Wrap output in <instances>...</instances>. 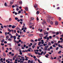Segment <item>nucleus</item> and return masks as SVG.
<instances>
[{
	"label": "nucleus",
	"instance_id": "obj_19",
	"mask_svg": "<svg viewBox=\"0 0 63 63\" xmlns=\"http://www.w3.org/2000/svg\"><path fill=\"white\" fill-rule=\"evenodd\" d=\"M3 56H6V54H5V53L4 52H3Z\"/></svg>",
	"mask_w": 63,
	"mask_h": 63
},
{
	"label": "nucleus",
	"instance_id": "obj_42",
	"mask_svg": "<svg viewBox=\"0 0 63 63\" xmlns=\"http://www.w3.org/2000/svg\"><path fill=\"white\" fill-rule=\"evenodd\" d=\"M28 46L29 47H31V45L30 44H29Z\"/></svg>",
	"mask_w": 63,
	"mask_h": 63
},
{
	"label": "nucleus",
	"instance_id": "obj_58",
	"mask_svg": "<svg viewBox=\"0 0 63 63\" xmlns=\"http://www.w3.org/2000/svg\"><path fill=\"white\" fill-rule=\"evenodd\" d=\"M39 51H40V52H41V51H42V49H39Z\"/></svg>",
	"mask_w": 63,
	"mask_h": 63
},
{
	"label": "nucleus",
	"instance_id": "obj_45",
	"mask_svg": "<svg viewBox=\"0 0 63 63\" xmlns=\"http://www.w3.org/2000/svg\"><path fill=\"white\" fill-rule=\"evenodd\" d=\"M31 19L32 20H33L34 19V17H31Z\"/></svg>",
	"mask_w": 63,
	"mask_h": 63
},
{
	"label": "nucleus",
	"instance_id": "obj_56",
	"mask_svg": "<svg viewBox=\"0 0 63 63\" xmlns=\"http://www.w3.org/2000/svg\"><path fill=\"white\" fill-rule=\"evenodd\" d=\"M20 44H18V47H20Z\"/></svg>",
	"mask_w": 63,
	"mask_h": 63
},
{
	"label": "nucleus",
	"instance_id": "obj_18",
	"mask_svg": "<svg viewBox=\"0 0 63 63\" xmlns=\"http://www.w3.org/2000/svg\"><path fill=\"white\" fill-rule=\"evenodd\" d=\"M30 41L32 42V43H34V40L32 39Z\"/></svg>",
	"mask_w": 63,
	"mask_h": 63
},
{
	"label": "nucleus",
	"instance_id": "obj_21",
	"mask_svg": "<svg viewBox=\"0 0 63 63\" xmlns=\"http://www.w3.org/2000/svg\"><path fill=\"white\" fill-rule=\"evenodd\" d=\"M16 29L17 30H20V29L19 28V27H17L16 28Z\"/></svg>",
	"mask_w": 63,
	"mask_h": 63
},
{
	"label": "nucleus",
	"instance_id": "obj_49",
	"mask_svg": "<svg viewBox=\"0 0 63 63\" xmlns=\"http://www.w3.org/2000/svg\"><path fill=\"white\" fill-rule=\"evenodd\" d=\"M30 63H33V60H32V61H31Z\"/></svg>",
	"mask_w": 63,
	"mask_h": 63
},
{
	"label": "nucleus",
	"instance_id": "obj_2",
	"mask_svg": "<svg viewBox=\"0 0 63 63\" xmlns=\"http://www.w3.org/2000/svg\"><path fill=\"white\" fill-rule=\"evenodd\" d=\"M10 38H14V39L15 40L16 39V36H11L10 37Z\"/></svg>",
	"mask_w": 63,
	"mask_h": 63
},
{
	"label": "nucleus",
	"instance_id": "obj_26",
	"mask_svg": "<svg viewBox=\"0 0 63 63\" xmlns=\"http://www.w3.org/2000/svg\"><path fill=\"white\" fill-rule=\"evenodd\" d=\"M46 53H47V52L46 51H45L43 54V55H45L46 54Z\"/></svg>",
	"mask_w": 63,
	"mask_h": 63
},
{
	"label": "nucleus",
	"instance_id": "obj_59",
	"mask_svg": "<svg viewBox=\"0 0 63 63\" xmlns=\"http://www.w3.org/2000/svg\"><path fill=\"white\" fill-rule=\"evenodd\" d=\"M19 58H19L18 57H17L16 58V59H17L18 60H19Z\"/></svg>",
	"mask_w": 63,
	"mask_h": 63
},
{
	"label": "nucleus",
	"instance_id": "obj_57",
	"mask_svg": "<svg viewBox=\"0 0 63 63\" xmlns=\"http://www.w3.org/2000/svg\"><path fill=\"white\" fill-rule=\"evenodd\" d=\"M49 37L50 39H51L52 38V37H51V36H49Z\"/></svg>",
	"mask_w": 63,
	"mask_h": 63
},
{
	"label": "nucleus",
	"instance_id": "obj_61",
	"mask_svg": "<svg viewBox=\"0 0 63 63\" xmlns=\"http://www.w3.org/2000/svg\"><path fill=\"white\" fill-rule=\"evenodd\" d=\"M18 34L16 33V36H18Z\"/></svg>",
	"mask_w": 63,
	"mask_h": 63
},
{
	"label": "nucleus",
	"instance_id": "obj_9",
	"mask_svg": "<svg viewBox=\"0 0 63 63\" xmlns=\"http://www.w3.org/2000/svg\"><path fill=\"white\" fill-rule=\"evenodd\" d=\"M21 52H22V51L21 50H20L19 51V52H20L19 54H20V55H22V53Z\"/></svg>",
	"mask_w": 63,
	"mask_h": 63
},
{
	"label": "nucleus",
	"instance_id": "obj_28",
	"mask_svg": "<svg viewBox=\"0 0 63 63\" xmlns=\"http://www.w3.org/2000/svg\"><path fill=\"white\" fill-rule=\"evenodd\" d=\"M55 44H54L53 45V47H56V46H55Z\"/></svg>",
	"mask_w": 63,
	"mask_h": 63
},
{
	"label": "nucleus",
	"instance_id": "obj_60",
	"mask_svg": "<svg viewBox=\"0 0 63 63\" xmlns=\"http://www.w3.org/2000/svg\"><path fill=\"white\" fill-rule=\"evenodd\" d=\"M56 36V35H54L53 36V37H55Z\"/></svg>",
	"mask_w": 63,
	"mask_h": 63
},
{
	"label": "nucleus",
	"instance_id": "obj_17",
	"mask_svg": "<svg viewBox=\"0 0 63 63\" xmlns=\"http://www.w3.org/2000/svg\"><path fill=\"white\" fill-rule=\"evenodd\" d=\"M8 31H9V32H11L12 31V30H10V29H9V28H8L7 29Z\"/></svg>",
	"mask_w": 63,
	"mask_h": 63
},
{
	"label": "nucleus",
	"instance_id": "obj_33",
	"mask_svg": "<svg viewBox=\"0 0 63 63\" xmlns=\"http://www.w3.org/2000/svg\"><path fill=\"white\" fill-rule=\"evenodd\" d=\"M59 34V32H56V35H58V34Z\"/></svg>",
	"mask_w": 63,
	"mask_h": 63
},
{
	"label": "nucleus",
	"instance_id": "obj_15",
	"mask_svg": "<svg viewBox=\"0 0 63 63\" xmlns=\"http://www.w3.org/2000/svg\"><path fill=\"white\" fill-rule=\"evenodd\" d=\"M8 45H9L10 47H11L12 46V45H11V43H9L7 44Z\"/></svg>",
	"mask_w": 63,
	"mask_h": 63
},
{
	"label": "nucleus",
	"instance_id": "obj_47",
	"mask_svg": "<svg viewBox=\"0 0 63 63\" xmlns=\"http://www.w3.org/2000/svg\"><path fill=\"white\" fill-rule=\"evenodd\" d=\"M33 26V25H32V26H30V28H32V26Z\"/></svg>",
	"mask_w": 63,
	"mask_h": 63
},
{
	"label": "nucleus",
	"instance_id": "obj_29",
	"mask_svg": "<svg viewBox=\"0 0 63 63\" xmlns=\"http://www.w3.org/2000/svg\"><path fill=\"white\" fill-rule=\"evenodd\" d=\"M43 53H44V52L43 51H42L41 53H40L41 55L43 54Z\"/></svg>",
	"mask_w": 63,
	"mask_h": 63
},
{
	"label": "nucleus",
	"instance_id": "obj_6",
	"mask_svg": "<svg viewBox=\"0 0 63 63\" xmlns=\"http://www.w3.org/2000/svg\"><path fill=\"white\" fill-rule=\"evenodd\" d=\"M25 9L26 11H28V7H26L25 8Z\"/></svg>",
	"mask_w": 63,
	"mask_h": 63
},
{
	"label": "nucleus",
	"instance_id": "obj_54",
	"mask_svg": "<svg viewBox=\"0 0 63 63\" xmlns=\"http://www.w3.org/2000/svg\"><path fill=\"white\" fill-rule=\"evenodd\" d=\"M59 48V47H57L56 48V50H58V49Z\"/></svg>",
	"mask_w": 63,
	"mask_h": 63
},
{
	"label": "nucleus",
	"instance_id": "obj_11",
	"mask_svg": "<svg viewBox=\"0 0 63 63\" xmlns=\"http://www.w3.org/2000/svg\"><path fill=\"white\" fill-rule=\"evenodd\" d=\"M34 6L35 8H37V7L38 6V5L37 4H35Z\"/></svg>",
	"mask_w": 63,
	"mask_h": 63
},
{
	"label": "nucleus",
	"instance_id": "obj_52",
	"mask_svg": "<svg viewBox=\"0 0 63 63\" xmlns=\"http://www.w3.org/2000/svg\"><path fill=\"white\" fill-rule=\"evenodd\" d=\"M8 41H11V40H12V39L10 38H9L8 39Z\"/></svg>",
	"mask_w": 63,
	"mask_h": 63
},
{
	"label": "nucleus",
	"instance_id": "obj_5",
	"mask_svg": "<svg viewBox=\"0 0 63 63\" xmlns=\"http://www.w3.org/2000/svg\"><path fill=\"white\" fill-rule=\"evenodd\" d=\"M14 1L13 0H11L10 2V3L11 5H12L13 3H14Z\"/></svg>",
	"mask_w": 63,
	"mask_h": 63
},
{
	"label": "nucleus",
	"instance_id": "obj_22",
	"mask_svg": "<svg viewBox=\"0 0 63 63\" xmlns=\"http://www.w3.org/2000/svg\"><path fill=\"white\" fill-rule=\"evenodd\" d=\"M35 47V46L34 45H33L32 46V47L33 49Z\"/></svg>",
	"mask_w": 63,
	"mask_h": 63
},
{
	"label": "nucleus",
	"instance_id": "obj_24",
	"mask_svg": "<svg viewBox=\"0 0 63 63\" xmlns=\"http://www.w3.org/2000/svg\"><path fill=\"white\" fill-rule=\"evenodd\" d=\"M40 13V12H39V11H37L36 13L37 15H38V14H39V13Z\"/></svg>",
	"mask_w": 63,
	"mask_h": 63
},
{
	"label": "nucleus",
	"instance_id": "obj_55",
	"mask_svg": "<svg viewBox=\"0 0 63 63\" xmlns=\"http://www.w3.org/2000/svg\"><path fill=\"white\" fill-rule=\"evenodd\" d=\"M51 44H54V42H53V41H52L51 42Z\"/></svg>",
	"mask_w": 63,
	"mask_h": 63
},
{
	"label": "nucleus",
	"instance_id": "obj_64",
	"mask_svg": "<svg viewBox=\"0 0 63 63\" xmlns=\"http://www.w3.org/2000/svg\"><path fill=\"white\" fill-rule=\"evenodd\" d=\"M34 59L35 60V61H37V58H34Z\"/></svg>",
	"mask_w": 63,
	"mask_h": 63
},
{
	"label": "nucleus",
	"instance_id": "obj_34",
	"mask_svg": "<svg viewBox=\"0 0 63 63\" xmlns=\"http://www.w3.org/2000/svg\"><path fill=\"white\" fill-rule=\"evenodd\" d=\"M12 20V18H10L9 19V21H11V20Z\"/></svg>",
	"mask_w": 63,
	"mask_h": 63
},
{
	"label": "nucleus",
	"instance_id": "obj_4",
	"mask_svg": "<svg viewBox=\"0 0 63 63\" xmlns=\"http://www.w3.org/2000/svg\"><path fill=\"white\" fill-rule=\"evenodd\" d=\"M58 47H61V48H63V47H62V46L60 44H59L58 45Z\"/></svg>",
	"mask_w": 63,
	"mask_h": 63
},
{
	"label": "nucleus",
	"instance_id": "obj_7",
	"mask_svg": "<svg viewBox=\"0 0 63 63\" xmlns=\"http://www.w3.org/2000/svg\"><path fill=\"white\" fill-rule=\"evenodd\" d=\"M39 36L41 37H43V34H40L39 35Z\"/></svg>",
	"mask_w": 63,
	"mask_h": 63
},
{
	"label": "nucleus",
	"instance_id": "obj_36",
	"mask_svg": "<svg viewBox=\"0 0 63 63\" xmlns=\"http://www.w3.org/2000/svg\"><path fill=\"white\" fill-rule=\"evenodd\" d=\"M61 53V51H59L58 52V53L59 54H60V53Z\"/></svg>",
	"mask_w": 63,
	"mask_h": 63
},
{
	"label": "nucleus",
	"instance_id": "obj_12",
	"mask_svg": "<svg viewBox=\"0 0 63 63\" xmlns=\"http://www.w3.org/2000/svg\"><path fill=\"white\" fill-rule=\"evenodd\" d=\"M5 41V40L4 39H3L1 40V42L2 43H3Z\"/></svg>",
	"mask_w": 63,
	"mask_h": 63
},
{
	"label": "nucleus",
	"instance_id": "obj_10",
	"mask_svg": "<svg viewBox=\"0 0 63 63\" xmlns=\"http://www.w3.org/2000/svg\"><path fill=\"white\" fill-rule=\"evenodd\" d=\"M55 25H58V22L57 21H55Z\"/></svg>",
	"mask_w": 63,
	"mask_h": 63
},
{
	"label": "nucleus",
	"instance_id": "obj_31",
	"mask_svg": "<svg viewBox=\"0 0 63 63\" xmlns=\"http://www.w3.org/2000/svg\"><path fill=\"white\" fill-rule=\"evenodd\" d=\"M4 6H7V3L6 2H5L4 3Z\"/></svg>",
	"mask_w": 63,
	"mask_h": 63
},
{
	"label": "nucleus",
	"instance_id": "obj_30",
	"mask_svg": "<svg viewBox=\"0 0 63 63\" xmlns=\"http://www.w3.org/2000/svg\"><path fill=\"white\" fill-rule=\"evenodd\" d=\"M6 39H9V37L8 36H6Z\"/></svg>",
	"mask_w": 63,
	"mask_h": 63
},
{
	"label": "nucleus",
	"instance_id": "obj_35",
	"mask_svg": "<svg viewBox=\"0 0 63 63\" xmlns=\"http://www.w3.org/2000/svg\"><path fill=\"white\" fill-rule=\"evenodd\" d=\"M15 20H17L18 19V18L17 17H16L15 18Z\"/></svg>",
	"mask_w": 63,
	"mask_h": 63
},
{
	"label": "nucleus",
	"instance_id": "obj_32",
	"mask_svg": "<svg viewBox=\"0 0 63 63\" xmlns=\"http://www.w3.org/2000/svg\"><path fill=\"white\" fill-rule=\"evenodd\" d=\"M22 3V1H20L19 2V4H21Z\"/></svg>",
	"mask_w": 63,
	"mask_h": 63
},
{
	"label": "nucleus",
	"instance_id": "obj_23",
	"mask_svg": "<svg viewBox=\"0 0 63 63\" xmlns=\"http://www.w3.org/2000/svg\"><path fill=\"white\" fill-rule=\"evenodd\" d=\"M43 21L46 24H47V23H46V21L45 20H43Z\"/></svg>",
	"mask_w": 63,
	"mask_h": 63
},
{
	"label": "nucleus",
	"instance_id": "obj_13",
	"mask_svg": "<svg viewBox=\"0 0 63 63\" xmlns=\"http://www.w3.org/2000/svg\"><path fill=\"white\" fill-rule=\"evenodd\" d=\"M48 46H50L51 45V43L50 42H48Z\"/></svg>",
	"mask_w": 63,
	"mask_h": 63
},
{
	"label": "nucleus",
	"instance_id": "obj_27",
	"mask_svg": "<svg viewBox=\"0 0 63 63\" xmlns=\"http://www.w3.org/2000/svg\"><path fill=\"white\" fill-rule=\"evenodd\" d=\"M54 45H55L56 46H58V44L57 43H54Z\"/></svg>",
	"mask_w": 63,
	"mask_h": 63
},
{
	"label": "nucleus",
	"instance_id": "obj_25",
	"mask_svg": "<svg viewBox=\"0 0 63 63\" xmlns=\"http://www.w3.org/2000/svg\"><path fill=\"white\" fill-rule=\"evenodd\" d=\"M52 34H56V32H52Z\"/></svg>",
	"mask_w": 63,
	"mask_h": 63
},
{
	"label": "nucleus",
	"instance_id": "obj_51",
	"mask_svg": "<svg viewBox=\"0 0 63 63\" xmlns=\"http://www.w3.org/2000/svg\"><path fill=\"white\" fill-rule=\"evenodd\" d=\"M42 31H43V30L42 29H41L40 31V32H42Z\"/></svg>",
	"mask_w": 63,
	"mask_h": 63
},
{
	"label": "nucleus",
	"instance_id": "obj_37",
	"mask_svg": "<svg viewBox=\"0 0 63 63\" xmlns=\"http://www.w3.org/2000/svg\"><path fill=\"white\" fill-rule=\"evenodd\" d=\"M41 39L39 38L38 39V41H41Z\"/></svg>",
	"mask_w": 63,
	"mask_h": 63
},
{
	"label": "nucleus",
	"instance_id": "obj_38",
	"mask_svg": "<svg viewBox=\"0 0 63 63\" xmlns=\"http://www.w3.org/2000/svg\"><path fill=\"white\" fill-rule=\"evenodd\" d=\"M33 45L34 46H36L37 45V43H34L33 44Z\"/></svg>",
	"mask_w": 63,
	"mask_h": 63
},
{
	"label": "nucleus",
	"instance_id": "obj_14",
	"mask_svg": "<svg viewBox=\"0 0 63 63\" xmlns=\"http://www.w3.org/2000/svg\"><path fill=\"white\" fill-rule=\"evenodd\" d=\"M15 27H16V26L13 25L12 26V28L14 29L15 28Z\"/></svg>",
	"mask_w": 63,
	"mask_h": 63
},
{
	"label": "nucleus",
	"instance_id": "obj_41",
	"mask_svg": "<svg viewBox=\"0 0 63 63\" xmlns=\"http://www.w3.org/2000/svg\"><path fill=\"white\" fill-rule=\"evenodd\" d=\"M1 28H2V29H3V28H4V27H3V26H1Z\"/></svg>",
	"mask_w": 63,
	"mask_h": 63
},
{
	"label": "nucleus",
	"instance_id": "obj_20",
	"mask_svg": "<svg viewBox=\"0 0 63 63\" xmlns=\"http://www.w3.org/2000/svg\"><path fill=\"white\" fill-rule=\"evenodd\" d=\"M0 38H2V39H3L4 38V36L3 35H1Z\"/></svg>",
	"mask_w": 63,
	"mask_h": 63
},
{
	"label": "nucleus",
	"instance_id": "obj_40",
	"mask_svg": "<svg viewBox=\"0 0 63 63\" xmlns=\"http://www.w3.org/2000/svg\"><path fill=\"white\" fill-rule=\"evenodd\" d=\"M38 54L39 55H42L41 53H38Z\"/></svg>",
	"mask_w": 63,
	"mask_h": 63
},
{
	"label": "nucleus",
	"instance_id": "obj_3",
	"mask_svg": "<svg viewBox=\"0 0 63 63\" xmlns=\"http://www.w3.org/2000/svg\"><path fill=\"white\" fill-rule=\"evenodd\" d=\"M14 42L15 43H16L17 44H19V43L18 41H17L15 40H14Z\"/></svg>",
	"mask_w": 63,
	"mask_h": 63
},
{
	"label": "nucleus",
	"instance_id": "obj_39",
	"mask_svg": "<svg viewBox=\"0 0 63 63\" xmlns=\"http://www.w3.org/2000/svg\"><path fill=\"white\" fill-rule=\"evenodd\" d=\"M16 11H18V10H19V9L18 8H16Z\"/></svg>",
	"mask_w": 63,
	"mask_h": 63
},
{
	"label": "nucleus",
	"instance_id": "obj_48",
	"mask_svg": "<svg viewBox=\"0 0 63 63\" xmlns=\"http://www.w3.org/2000/svg\"><path fill=\"white\" fill-rule=\"evenodd\" d=\"M56 38L57 39H59V37L58 36L56 37Z\"/></svg>",
	"mask_w": 63,
	"mask_h": 63
},
{
	"label": "nucleus",
	"instance_id": "obj_1",
	"mask_svg": "<svg viewBox=\"0 0 63 63\" xmlns=\"http://www.w3.org/2000/svg\"><path fill=\"white\" fill-rule=\"evenodd\" d=\"M48 47H49V46L47 45L45 47V48L44 49V51H47V48Z\"/></svg>",
	"mask_w": 63,
	"mask_h": 63
},
{
	"label": "nucleus",
	"instance_id": "obj_63",
	"mask_svg": "<svg viewBox=\"0 0 63 63\" xmlns=\"http://www.w3.org/2000/svg\"><path fill=\"white\" fill-rule=\"evenodd\" d=\"M20 21H23V19H20Z\"/></svg>",
	"mask_w": 63,
	"mask_h": 63
},
{
	"label": "nucleus",
	"instance_id": "obj_16",
	"mask_svg": "<svg viewBox=\"0 0 63 63\" xmlns=\"http://www.w3.org/2000/svg\"><path fill=\"white\" fill-rule=\"evenodd\" d=\"M47 21H48L49 23L50 22V20L49 19H47Z\"/></svg>",
	"mask_w": 63,
	"mask_h": 63
},
{
	"label": "nucleus",
	"instance_id": "obj_46",
	"mask_svg": "<svg viewBox=\"0 0 63 63\" xmlns=\"http://www.w3.org/2000/svg\"><path fill=\"white\" fill-rule=\"evenodd\" d=\"M50 24H52V25L53 24V22H52V21L51 22Z\"/></svg>",
	"mask_w": 63,
	"mask_h": 63
},
{
	"label": "nucleus",
	"instance_id": "obj_50",
	"mask_svg": "<svg viewBox=\"0 0 63 63\" xmlns=\"http://www.w3.org/2000/svg\"><path fill=\"white\" fill-rule=\"evenodd\" d=\"M36 19L37 20H39V18H38V17H37L36 18Z\"/></svg>",
	"mask_w": 63,
	"mask_h": 63
},
{
	"label": "nucleus",
	"instance_id": "obj_44",
	"mask_svg": "<svg viewBox=\"0 0 63 63\" xmlns=\"http://www.w3.org/2000/svg\"><path fill=\"white\" fill-rule=\"evenodd\" d=\"M5 36H7V32H6L5 33Z\"/></svg>",
	"mask_w": 63,
	"mask_h": 63
},
{
	"label": "nucleus",
	"instance_id": "obj_62",
	"mask_svg": "<svg viewBox=\"0 0 63 63\" xmlns=\"http://www.w3.org/2000/svg\"><path fill=\"white\" fill-rule=\"evenodd\" d=\"M61 37L62 38H63V34H62V35H61Z\"/></svg>",
	"mask_w": 63,
	"mask_h": 63
},
{
	"label": "nucleus",
	"instance_id": "obj_43",
	"mask_svg": "<svg viewBox=\"0 0 63 63\" xmlns=\"http://www.w3.org/2000/svg\"><path fill=\"white\" fill-rule=\"evenodd\" d=\"M12 25H9V28H11V27H12Z\"/></svg>",
	"mask_w": 63,
	"mask_h": 63
},
{
	"label": "nucleus",
	"instance_id": "obj_53",
	"mask_svg": "<svg viewBox=\"0 0 63 63\" xmlns=\"http://www.w3.org/2000/svg\"><path fill=\"white\" fill-rule=\"evenodd\" d=\"M22 52H25V51L24 50H23L22 51Z\"/></svg>",
	"mask_w": 63,
	"mask_h": 63
},
{
	"label": "nucleus",
	"instance_id": "obj_8",
	"mask_svg": "<svg viewBox=\"0 0 63 63\" xmlns=\"http://www.w3.org/2000/svg\"><path fill=\"white\" fill-rule=\"evenodd\" d=\"M33 36V34H30L28 35L29 37H31L32 36Z\"/></svg>",
	"mask_w": 63,
	"mask_h": 63
}]
</instances>
